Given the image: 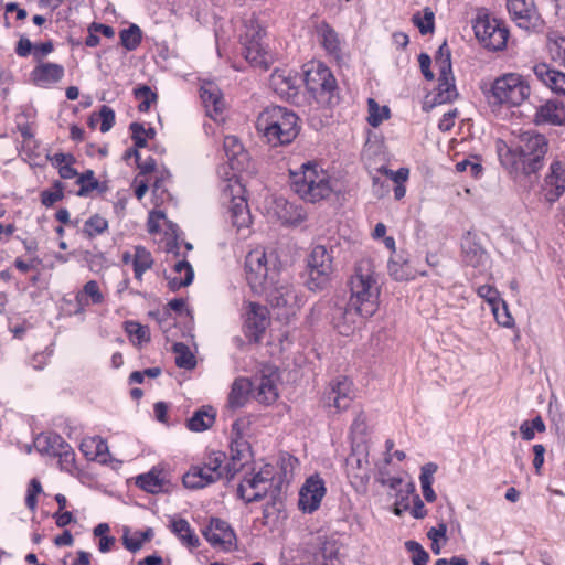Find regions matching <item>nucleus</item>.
Wrapping results in <instances>:
<instances>
[{
	"instance_id": "1",
	"label": "nucleus",
	"mask_w": 565,
	"mask_h": 565,
	"mask_svg": "<svg viewBox=\"0 0 565 565\" xmlns=\"http://www.w3.org/2000/svg\"><path fill=\"white\" fill-rule=\"evenodd\" d=\"M246 280L254 292L265 295L279 319L295 316L301 307L289 275L282 273L274 250L256 248L245 259Z\"/></svg>"
},
{
	"instance_id": "2",
	"label": "nucleus",
	"mask_w": 565,
	"mask_h": 565,
	"mask_svg": "<svg viewBox=\"0 0 565 565\" xmlns=\"http://www.w3.org/2000/svg\"><path fill=\"white\" fill-rule=\"evenodd\" d=\"M548 142L544 135L534 130L519 134L514 141L497 143L502 167L514 178L536 174L544 166Z\"/></svg>"
},
{
	"instance_id": "3",
	"label": "nucleus",
	"mask_w": 565,
	"mask_h": 565,
	"mask_svg": "<svg viewBox=\"0 0 565 565\" xmlns=\"http://www.w3.org/2000/svg\"><path fill=\"white\" fill-rule=\"evenodd\" d=\"M256 129L273 147L287 145L299 134V118L286 107L268 106L258 115Z\"/></svg>"
},
{
	"instance_id": "4",
	"label": "nucleus",
	"mask_w": 565,
	"mask_h": 565,
	"mask_svg": "<svg viewBox=\"0 0 565 565\" xmlns=\"http://www.w3.org/2000/svg\"><path fill=\"white\" fill-rule=\"evenodd\" d=\"M380 289L373 262L369 258L359 260L350 280L351 306H358L363 316L372 317L379 308Z\"/></svg>"
},
{
	"instance_id": "5",
	"label": "nucleus",
	"mask_w": 565,
	"mask_h": 565,
	"mask_svg": "<svg viewBox=\"0 0 565 565\" xmlns=\"http://www.w3.org/2000/svg\"><path fill=\"white\" fill-rule=\"evenodd\" d=\"M292 190L303 201L315 203L327 199L332 192L329 173L315 162L303 163L299 170L290 171Z\"/></svg>"
},
{
	"instance_id": "6",
	"label": "nucleus",
	"mask_w": 565,
	"mask_h": 565,
	"mask_svg": "<svg viewBox=\"0 0 565 565\" xmlns=\"http://www.w3.org/2000/svg\"><path fill=\"white\" fill-rule=\"evenodd\" d=\"M530 94L531 88L524 76L507 73L492 82L487 98L492 105L515 107L526 100Z\"/></svg>"
},
{
	"instance_id": "7",
	"label": "nucleus",
	"mask_w": 565,
	"mask_h": 565,
	"mask_svg": "<svg viewBox=\"0 0 565 565\" xmlns=\"http://www.w3.org/2000/svg\"><path fill=\"white\" fill-rule=\"evenodd\" d=\"M307 90L318 105L332 107L339 102V89L332 72L322 63L312 64L305 72Z\"/></svg>"
},
{
	"instance_id": "8",
	"label": "nucleus",
	"mask_w": 565,
	"mask_h": 565,
	"mask_svg": "<svg viewBox=\"0 0 565 565\" xmlns=\"http://www.w3.org/2000/svg\"><path fill=\"white\" fill-rule=\"evenodd\" d=\"M306 287L311 291L324 290L333 274V248L316 245L307 258Z\"/></svg>"
},
{
	"instance_id": "9",
	"label": "nucleus",
	"mask_w": 565,
	"mask_h": 565,
	"mask_svg": "<svg viewBox=\"0 0 565 565\" xmlns=\"http://www.w3.org/2000/svg\"><path fill=\"white\" fill-rule=\"evenodd\" d=\"M244 188L236 181L228 179L222 190L223 204L228 206V217L237 230L247 228L252 223V216L247 201L243 195Z\"/></svg>"
},
{
	"instance_id": "10",
	"label": "nucleus",
	"mask_w": 565,
	"mask_h": 565,
	"mask_svg": "<svg viewBox=\"0 0 565 565\" xmlns=\"http://www.w3.org/2000/svg\"><path fill=\"white\" fill-rule=\"evenodd\" d=\"M473 30L477 39L488 50L500 51L505 47L509 30L497 18L489 14L478 15Z\"/></svg>"
},
{
	"instance_id": "11",
	"label": "nucleus",
	"mask_w": 565,
	"mask_h": 565,
	"mask_svg": "<svg viewBox=\"0 0 565 565\" xmlns=\"http://www.w3.org/2000/svg\"><path fill=\"white\" fill-rule=\"evenodd\" d=\"M345 472L356 491H364L370 480L369 450L365 443H352L351 454L345 460Z\"/></svg>"
},
{
	"instance_id": "12",
	"label": "nucleus",
	"mask_w": 565,
	"mask_h": 565,
	"mask_svg": "<svg viewBox=\"0 0 565 565\" xmlns=\"http://www.w3.org/2000/svg\"><path fill=\"white\" fill-rule=\"evenodd\" d=\"M273 467L265 466L258 472L244 476L238 484L237 493L246 503L259 501L273 488Z\"/></svg>"
},
{
	"instance_id": "13",
	"label": "nucleus",
	"mask_w": 565,
	"mask_h": 565,
	"mask_svg": "<svg viewBox=\"0 0 565 565\" xmlns=\"http://www.w3.org/2000/svg\"><path fill=\"white\" fill-rule=\"evenodd\" d=\"M354 398L353 383L347 376L330 381L322 396V405L333 413L345 411Z\"/></svg>"
},
{
	"instance_id": "14",
	"label": "nucleus",
	"mask_w": 565,
	"mask_h": 565,
	"mask_svg": "<svg viewBox=\"0 0 565 565\" xmlns=\"http://www.w3.org/2000/svg\"><path fill=\"white\" fill-rule=\"evenodd\" d=\"M243 55L252 65L267 70L273 63V55L262 43V30L249 29L242 38Z\"/></svg>"
},
{
	"instance_id": "15",
	"label": "nucleus",
	"mask_w": 565,
	"mask_h": 565,
	"mask_svg": "<svg viewBox=\"0 0 565 565\" xmlns=\"http://www.w3.org/2000/svg\"><path fill=\"white\" fill-rule=\"evenodd\" d=\"M324 481L318 475L310 476L299 491V509L307 513L316 511L326 495Z\"/></svg>"
},
{
	"instance_id": "16",
	"label": "nucleus",
	"mask_w": 565,
	"mask_h": 565,
	"mask_svg": "<svg viewBox=\"0 0 565 565\" xmlns=\"http://www.w3.org/2000/svg\"><path fill=\"white\" fill-rule=\"evenodd\" d=\"M242 420H235L232 425V435L235 437L231 441V462L226 466L227 478L232 479L236 472L245 466L249 458V445L242 439L241 425Z\"/></svg>"
},
{
	"instance_id": "17",
	"label": "nucleus",
	"mask_w": 565,
	"mask_h": 565,
	"mask_svg": "<svg viewBox=\"0 0 565 565\" xmlns=\"http://www.w3.org/2000/svg\"><path fill=\"white\" fill-rule=\"evenodd\" d=\"M279 375L276 370L267 367L260 376L253 381V397L263 404H271L278 397L277 383Z\"/></svg>"
},
{
	"instance_id": "18",
	"label": "nucleus",
	"mask_w": 565,
	"mask_h": 565,
	"mask_svg": "<svg viewBox=\"0 0 565 565\" xmlns=\"http://www.w3.org/2000/svg\"><path fill=\"white\" fill-rule=\"evenodd\" d=\"M202 534L212 546L225 551L231 550L236 541L235 533L228 523L218 518H212L209 525L202 530Z\"/></svg>"
},
{
	"instance_id": "19",
	"label": "nucleus",
	"mask_w": 565,
	"mask_h": 565,
	"mask_svg": "<svg viewBox=\"0 0 565 565\" xmlns=\"http://www.w3.org/2000/svg\"><path fill=\"white\" fill-rule=\"evenodd\" d=\"M269 324L268 310L256 302H248L245 311V329L249 340L258 342Z\"/></svg>"
},
{
	"instance_id": "20",
	"label": "nucleus",
	"mask_w": 565,
	"mask_h": 565,
	"mask_svg": "<svg viewBox=\"0 0 565 565\" xmlns=\"http://www.w3.org/2000/svg\"><path fill=\"white\" fill-rule=\"evenodd\" d=\"M507 8L518 26L525 30L536 26L539 18L533 0H508Z\"/></svg>"
},
{
	"instance_id": "21",
	"label": "nucleus",
	"mask_w": 565,
	"mask_h": 565,
	"mask_svg": "<svg viewBox=\"0 0 565 565\" xmlns=\"http://www.w3.org/2000/svg\"><path fill=\"white\" fill-rule=\"evenodd\" d=\"M313 562L318 565H341L340 546L333 539L317 536L315 539Z\"/></svg>"
},
{
	"instance_id": "22",
	"label": "nucleus",
	"mask_w": 565,
	"mask_h": 565,
	"mask_svg": "<svg viewBox=\"0 0 565 565\" xmlns=\"http://www.w3.org/2000/svg\"><path fill=\"white\" fill-rule=\"evenodd\" d=\"M565 192V169L561 161H553L544 180V196L550 203L557 201Z\"/></svg>"
},
{
	"instance_id": "23",
	"label": "nucleus",
	"mask_w": 565,
	"mask_h": 565,
	"mask_svg": "<svg viewBox=\"0 0 565 565\" xmlns=\"http://www.w3.org/2000/svg\"><path fill=\"white\" fill-rule=\"evenodd\" d=\"M534 124L562 126L565 124V106L563 103L550 99L536 108Z\"/></svg>"
},
{
	"instance_id": "24",
	"label": "nucleus",
	"mask_w": 565,
	"mask_h": 565,
	"mask_svg": "<svg viewBox=\"0 0 565 565\" xmlns=\"http://www.w3.org/2000/svg\"><path fill=\"white\" fill-rule=\"evenodd\" d=\"M65 74L61 64L52 62H41L31 72V81L40 87H45L60 82Z\"/></svg>"
},
{
	"instance_id": "25",
	"label": "nucleus",
	"mask_w": 565,
	"mask_h": 565,
	"mask_svg": "<svg viewBox=\"0 0 565 565\" xmlns=\"http://www.w3.org/2000/svg\"><path fill=\"white\" fill-rule=\"evenodd\" d=\"M201 99L207 116L218 120L224 109V99L218 87L213 83H205L201 86Z\"/></svg>"
},
{
	"instance_id": "26",
	"label": "nucleus",
	"mask_w": 565,
	"mask_h": 565,
	"mask_svg": "<svg viewBox=\"0 0 565 565\" xmlns=\"http://www.w3.org/2000/svg\"><path fill=\"white\" fill-rule=\"evenodd\" d=\"M367 318L358 310V306H351V301H349L344 310L340 312V316L334 318V327L340 334L350 335Z\"/></svg>"
},
{
	"instance_id": "27",
	"label": "nucleus",
	"mask_w": 565,
	"mask_h": 565,
	"mask_svg": "<svg viewBox=\"0 0 565 565\" xmlns=\"http://www.w3.org/2000/svg\"><path fill=\"white\" fill-rule=\"evenodd\" d=\"M535 76L551 90L565 95V73L551 68L547 64H537L533 68Z\"/></svg>"
},
{
	"instance_id": "28",
	"label": "nucleus",
	"mask_w": 565,
	"mask_h": 565,
	"mask_svg": "<svg viewBox=\"0 0 565 565\" xmlns=\"http://www.w3.org/2000/svg\"><path fill=\"white\" fill-rule=\"evenodd\" d=\"M275 212L278 218L289 225H298L306 220V212L301 205L279 198L275 201Z\"/></svg>"
},
{
	"instance_id": "29",
	"label": "nucleus",
	"mask_w": 565,
	"mask_h": 565,
	"mask_svg": "<svg viewBox=\"0 0 565 565\" xmlns=\"http://www.w3.org/2000/svg\"><path fill=\"white\" fill-rule=\"evenodd\" d=\"M270 85L277 94L289 97L297 93L298 77L290 71L276 70L270 76Z\"/></svg>"
},
{
	"instance_id": "30",
	"label": "nucleus",
	"mask_w": 565,
	"mask_h": 565,
	"mask_svg": "<svg viewBox=\"0 0 565 565\" xmlns=\"http://www.w3.org/2000/svg\"><path fill=\"white\" fill-rule=\"evenodd\" d=\"M78 309L76 312H83L84 309L90 305H100L104 301V295L99 289L96 280L87 281L83 289L75 296Z\"/></svg>"
},
{
	"instance_id": "31",
	"label": "nucleus",
	"mask_w": 565,
	"mask_h": 565,
	"mask_svg": "<svg viewBox=\"0 0 565 565\" xmlns=\"http://www.w3.org/2000/svg\"><path fill=\"white\" fill-rule=\"evenodd\" d=\"M317 32L319 42L321 43L326 52L335 60H339L342 50L341 41L339 39L338 33L327 23H321L318 26Z\"/></svg>"
},
{
	"instance_id": "32",
	"label": "nucleus",
	"mask_w": 565,
	"mask_h": 565,
	"mask_svg": "<svg viewBox=\"0 0 565 565\" xmlns=\"http://www.w3.org/2000/svg\"><path fill=\"white\" fill-rule=\"evenodd\" d=\"M253 395V382L245 377L236 379L228 394V405L238 408L245 405L249 395Z\"/></svg>"
},
{
	"instance_id": "33",
	"label": "nucleus",
	"mask_w": 565,
	"mask_h": 565,
	"mask_svg": "<svg viewBox=\"0 0 565 565\" xmlns=\"http://www.w3.org/2000/svg\"><path fill=\"white\" fill-rule=\"evenodd\" d=\"M207 468L204 465H196L183 476V484L189 489H200L215 482Z\"/></svg>"
},
{
	"instance_id": "34",
	"label": "nucleus",
	"mask_w": 565,
	"mask_h": 565,
	"mask_svg": "<svg viewBox=\"0 0 565 565\" xmlns=\"http://www.w3.org/2000/svg\"><path fill=\"white\" fill-rule=\"evenodd\" d=\"M170 529L183 545L190 548H195L200 545V539L185 519H173L171 521Z\"/></svg>"
},
{
	"instance_id": "35",
	"label": "nucleus",
	"mask_w": 565,
	"mask_h": 565,
	"mask_svg": "<svg viewBox=\"0 0 565 565\" xmlns=\"http://www.w3.org/2000/svg\"><path fill=\"white\" fill-rule=\"evenodd\" d=\"M458 93L455 86V78L451 74L439 73L437 92L434 95L433 105H440L452 102Z\"/></svg>"
},
{
	"instance_id": "36",
	"label": "nucleus",
	"mask_w": 565,
	"mask_h": 565,
	"mask_svg": "<svg viewBox=\"0 0 565 565\" xmlns=\"http://www.w3.org/2000/svg\"><path fill=\"white\" fill-rule=\"evenodd\" d=\"M68 444L57 434L39 436L35 440L38 450L51 457H58Z\"/></svg>"
},
{
	"instance_id": "37",
	"label": "nucleus",
	"mask_w": 565,
	"mask_h": 565,
	"mask_svg": "<svg viewBox=\"0 0 565 565\" xmlns=\"http://www.w3.org/2000/svg\"><path fill=\"white\" fill-rule=\"evenodd\" d=\"M174 274L175 276L168 280V286L172 291L189 286L194 278L193 268L188 260H179L174 265Z\"/></svg>"
},
{
	"instance_id": "38",
	"label": "nucleus",
	"mask_w": 565,
	"mask_h": 565,
	"mask_svg": "<svg viewBox=\"0 0 565 565\" xmlns=\"http://www.w3.org/2000/svg\"><path fill=\"white\" fill-rule=\"evenodd\" d=\"M81 450L87 459H99L106 461L105 456L108 454L107 443L98 436L86 438L81 444Z\"/></svg>"
},
{
	"instance_id": "39",
	"label": "nucleus",
	"mask_w": 565,
	"mask_h": 565,
	"mask_svg": "<svg viewBox=\"0 0 565 565\" xmlns=\"http://www.w3.org/2000/svg\"><path fill=\"white\" fill-rule=\"evenodd\" d=\"M153 265L151 253L143 246H135L134 248V276L141 281L143 274Z\"/></svg>"
},
{
	"instance_id": "40",
	"label": "nucleus",
	"mask_w": 565,
	"mask_h": 565,
	"mask_svg": "<svg viewBox=\"0 0 565 565\" xmlns=\"http://www.w3.org/2000/svg\"><path fill=\"white\" fill-rule=\"evenodd\" d=\"M137 486L150 493H159L164 490L166 480L160 471L151 470L148 473L140 475L136 480Z\"/></svg>"
},
{
	"instance_id": "41",
	"label": "nucleus",
	"mask_w": 565,
	"mask_h": 565,
	"mask_svg": "<svg viewBox=\"0 0 565 565\" xmlns=\"http://www.w3.org/2000/svg\"><path fill=\"white\" fill-rule=\"evenodd\" d=\"M214 420L215 413L212 407L201 408L188 419L186 426L192 431H204L213 425Z\"/></svg>"
},
{
	"instance_id": "42",
	"label": "nucleus",
	"mask_w": 565,
	"mask_h": 565,
	"mask_svg": "<svg viewBox=\"0 0 565 565\" xmlns=\"http://www.w3.org/2000/svg\"><path fill=\"white\" fill-rule=\"evenodd\" d=\"M463 262L473 268L484 264L487 255L477 244L467 242L462 245Z\"/></svg>"
},
{
	"instance_id": "43",
	"label": "nucleus",
	"mask_w": 565,
	"mask_h": 565,
	"mask_svg": "<svg viewBox=\"0 0 565 565\" xmlns=\"http://www.w3.org/2000/svg\"><path fill=\"white\" fill-rule=\"evenodd\" d=\"M173 351L175 355V364L179 367H183L186 370H192L196 365V360L190 349L181 342L173 344Z\"/></svg>"
},
{
	"instance_id": "44",
	"label": "nucleus",
	"mask_w": 565,
	"mask_h": 565,
	"mask_svg": "<svg viewBox=\"0 0 565 565\" xmlns=\"http://www.w3.org/2000/svg\"><path fill=\"white\" fill-rule=\"evenodd\" d=\"M369 116L367 122L372 127H379L383 120L390 117V108L387 106H380L375 99L369 98L367 100Z\"/></svg>"
},
{
	"instance_id": "45",
	"label": "nucleus",
	"mask_w": 565,
	"mask_h": 565,
	"mask_svg": "<svg viewBox=\"0 0 565 565\" xmlns=\"http://www.w3.org/2000/svg\"><path fill=\"white\" fill-rule=\"evenodd\" d=\"M121 45L128 50H136L141 42V30L138 25L131 24L129 28L120 31Z\"/></svg>"
},
{
	"instance_id": "46",
	"label": "nucleus",
	"mask_w": 565,
	"mask_h": 565,
	"mask_svg": "<svg viewBox=\"0 0 565 565\" xmlns=\"http://www.w3.org/2000/svg\"><path fill=\"white\" fill-rule=\"evenodd\" d=\"M107 228L108 221L99 214H94L85 221L83 232L87 237L93 238L106 232Z\"/></svg>"
},
{
	"instance_id": "47",
	"label": "nucleus",
	"mask_w": 565,
	"mask_h": 565,
	"mask_svg": "<svg viewBox=\"0 0 565 565\" xmlns=\"http://www.w3.org/2000/svg\"><path fill=\"white\" fill-rule=\"evenodd\" d=\"M412 20L422 34H428L434 31L435 14L430 8H425L423 12L415 13Z\"/></svg>"
},
{
	"instance_id": "48",
	"label": "nucleus",
	"mask_w": 565,
	"mask_h": 565,
	"mask_svg": "<svg viewBox=\"0 0 565 565\" xmlns=\"http://www.w3.org/2000/svg\"><path fill=\"white\" fill-rule=\"evenodd\" d=\"M224 151L226 157L231 161L232 168H235V160L238 158L245 157L244 148L241 141L235 136H226L223 142Z\"/></svg>"
},
{
	"instance_id": "49",
	"label": "nucleus",
	"mask_w": 565,
	"mask_h": 565,
	"mask_svg": "<svg viewBox=\"0 0 565 565\" xmlns=\"http://www.w3.org/2000/svg\"><path fill=\"white\" fill-rule=\"evenodd\" d=\"M225 459V455L221 451L211 452L204 460L202 465L207 468V472L213 476V478L217 481L223 476V462Z\"/></svg>"
},
{
	"instance_id": "50",
	"label": "nucleus",
	"mask_w": 565,
	"mask_h": 565,
	"mask_svg": "<svg viewBox=\"0 0 565 565\" xmlns=\"http://www.w3.org/2000/svg\"><path fill=\"white\" fill-rule=\"evenodd\" d=\"M76 184L79 185L78 196H87L93 190L97 189L98 181L95 179L93 170H86L77 175Z\"/></svg>"
},
{
	"instance_id": "51",
	"label": "nucleus",
	"mask_w": 565,
	"mask_h": 565,
	"mask_svg": "<svg viewBox=\"0 0 565 565\" xmlns=\"http://www.w3.org/2000/svg\"><path fill=\"white\" fill-rule=\"evenodd\" d=\"M435 63L439 70V73L443 75L451 74V53L446 42L439 46L435 56Z\"/></svg>"
},
{
	"instance_id": "52",
	"label": "nucleus",
	"mask_w": 565,
	"mask_h": 565,
	"mask_svg": "<svg viewBox=\"0 0 565 565\" xmlns=\"http://www.w3.org/2000/svg\"><path fill=\"white\" fill-rule=\"evenodd\" d=\"M64 198V184L61 181H55L53 183L52 190H44L41 193V203L51 207L56 202L61 201Z\"/></svg>"
},
{
	"instance_id": "53",
	"label": "nucleus",
	"mask_w": 565,
	"mask_h": 565,
	"mask_svg": "<svg viewBox=\"0 0 565 565\" xmlns=\"http://www.w3.org/2000/svg\"><path fill=\"white\" fill-rule=\"evenodd\" d=\"M405 547L412 553L413 565H427L429 554L423 548V546L415 541H407Z\"/></svg>"
},
{
	"instance_id": "54",
	"label": "nucleus",
	"mask_w": 565,
	"mask_h": 565,
	"mask_svg": "<svg viewBox=\"0 0 565 565\" xmlns=\"http://www.w3.org/2000/svg\"><path fill=\"white\" fill-rule=\"evenodd\" d=\"M367 431V425H366V416L363 412H360L352 425H351V435L353 437L352 443H364L363 438L365 437Z\"/></svg>"
},
{
	"instance_id": "55",
	"label": "nucleus",
	"mask_w": 565,
	"mask_h": 565,
	"mask_svg": "<svg viewBox=\"0 0 565 565\" xmlns=\"http://www.w3.org/2000/svg\"><path fill=\"white\" fill-rule=\"evenodd\" d=\"M388 273L395 280H408L412 275L406 263H399L391 259L388 262Z\"/></svg>"
},
{
	"instance_id": "56",
	"label": "nucleus",
	"mask_w": 565,
	"mask_h": 565,
	"mask_svg": "<svg viewBox=\"0 0 565 565\" xmlns=\"http://www.w3.org/2000/svg\"><path fill=\"white\" fill-rule=\"evenodd\" d=\"M477 294L491 306V309L494 306H498V303L502 305V299L500 298L498 290L490 285H482L478 287Z\"/></svg>"
},
{
	"instance_id": "57",
	"label": "nucleus",
	"mask_w": 565,
	"mask_h": 565,
	"mask_svg": "<svg viewBox=\"0 0 565 565\" xmlns=\"http://www.w3.org/2000/svg\"><path fill=\"white\" fill-rule=\"evenodd\" d=\"M456 170L458 172H469V174L472 178L477 179L482 173V166L478 159H475V160L465 159V160L457 162Z\"/></svg>"
},
{
	"instance_id": "58",
	"label": "nucleus",
	"mask_w": 565,
	"mask_h": 565,
	"mask_svg": "<svg viewBox=\"0 0 565 565\" xmlns=\"http://www.w3.org/2000/svg\"><path fill=\"white\" fill-rule=\"evenodd\" d=\"M57 458L61 470L66 472H73L75 470V452L70 445H67L66 448L60 452Z\"/></svg>"
},
{
	"instance_id": "59",
	"label": "nucleus",
	"mask_w": 565,
	"mask_h": 565,
	"mask_svg": "<svg viewBox=\"0 0 565 565\" xmlns=\"http://www.w3.org/2000/svg\"><path fill=\"white\" fill-rule=\"evenodd\" d=\"M491 310H492L494 318L499 324L507 327V328L513 326L514 320H513L512 316L510 315V312L508 310V306L504 300H502V305L498 303V306H494Z\"/></svg>"
},
{
	"instance_id": "60",
	"label": "nucleus",
	"mask_w": 565,
	"mask_h": 565,
	"mask_svg": "<svg viewBox=\"0 0 565 565\" xmlns=\"http://www.w3.org/2000/svg\"><path fill=\"white\" fill-rule=\"evenodd\" d=\"M42 492L41 482L38 479H32L30 481L28 493L25 497V504L31 510L34 511L36 509V497Z\"/></svg>"
},
{
	"instance_id": "61",
	"label": "nucleus",
	"mask_w": 565,
	"mask_h": 565,
	"mask_svg": "<svg viewBox=\"0 0 565 565\" xmlns=\"http://www.w3.org/2000/svg\"><path fill=\"white\" fill-rule=\"evenodd\" d=\"M99 117L102 120L100 131H109L115 124V111L110 107L103 105L99 110Z\"/></svg>"
},
{
	"instance_id": "62",
	"label": "nucleus",
	"mask_w": 565,
	"mask_h": 565,
	"mask_svg": "<svg viewBox=\"0 0 565 565\" xmlns=\"http://www.w3.org/2000/svg\"><path fill=\"white\" fill-rule=\"evenodd\" d=\"M438 466L434 462L425 463L420 468L419 481L420 487L433 486L434 475L436 473Z\"/></svg>"
},
{
	"instance_id": "63",
	"label": "nucleus",
	"mask_w": 565,
	"mask_h": 565,
	"mask_svg": "<svg viewBox=\"0 0 565 565\" xmlns=\"http://www.w3.org/2000/svg\"><path fill=\"white\" fill-rule=\"evenodd\" d=\"M122 544L128 551L135 553L142 547L143 542L139 537V533L137 531L131 534H129L128 531H125L122 536Z\"/></svg>"
},
{
	"instance_id": "64",
	"label": "nucleus",
	"mask_w": 565,
	"mask_h": 565,
	"mask_svg": "<svg viewBox=\"0 0 565 565\" xmlns=\"http://www.w3.org/2000/svg\"><path fill=\"white\" fill-rule=\"evenodd\" d=\"M131 138L136 148H143L147 145V137L145 136V127L141 124L132 122L130 125Z\"/></svg>"
}]
</instances>
